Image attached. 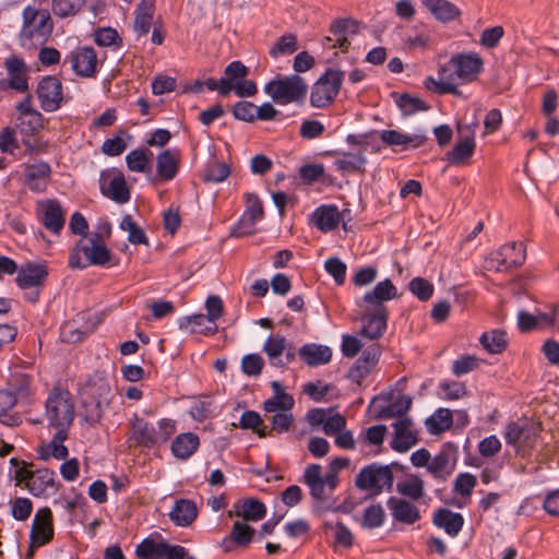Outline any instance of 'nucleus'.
<instances>
[{
	"label": "nucleus",
	"mask_w": 559,
	"mask_h": 559,
	"mask_svg": "<svg viewBox=\"0 0 559 559\" xmlns=\"http://www.w3.org/2000/svg\"><path fill=\"white\" fill-rule=\"evenodd\" d=\"M381 141L388 146L402 145L404 147H419L427 141V136L423 134L408 135L397 130H383L381 132Z\"/></svg>",
	"instance_id": "nucleus-33"
},
{
	"label": "nucleus",
	"mask_w": 559,
	"mask_h": 559,
	"mask_svg": "<svg viewBox=\"0 0 559 559\" xmlns=\"http://www.w3.org/2000/svg\"><path fill=\"white\" fill-rule=\"evenodd\" d=\"M199 445L200 440L195 433H180L171 443V452L177 459L187 460L197 452Z\"/></svg>",
	"instance_id": "nucleus-36"
},
{
	"label": "nucleus",
	"mask_w": 559,
	"mask_h": 559,
	"mask_svg": "<svg viewBox=\"0 0 559 559\" xmlns=\"http://www.w3.org/2000/svg\"><path fill=\"white\" fill-rule=\"evenodd\" d=\"M99 182L100 191L105 197L120 204L130 200V190L120 170L112 169L110 171H103Z\"/></svg>",
	"instance_id": "nucleus-12"
},
{
	"label": "nucleus",
	"mask_w": 559,
	"mask_h": 559,
	"mask_svg": "<svg viewBox=\"0 0 559 559\" xmlns=\"http://www.w3.org/2000/svg\"><path fill=\"white\" fill-rule=\"evenodd\" d=\"M45 407L50 427L70 429L74 420V402L68 390L55 386L47 396Z\"/></svg>",
	"instance_id": "nucleus-2"
},
{
	"label": "nucleus",
	"mask_w": 559,
	"mask_h": 559,
	"mask_svg": "<svg viewBox=\"0 0 559 559\" xmlns=\"http://www.w3.org/2000/svg\"><path fill=\"white\" fill-rule=\"evenodd\" d=\"M82 394L100 402L103 401L104 404H110L111 401V389L108 381L104 378L88 381L83 388Z\"/></svg>",
	"instance_id": "nucleus-42"
},
{
	"label": "nucleus",
	"mask_w": 559,
	"mask_h": 559,
	"mask_svg": "<svg viewBox=\"0 0 559 559\" xmlns=\"http://www.w3.org/2000/svg\"><path fill=\"white\" fill-rule=\"evenodd\" d=\"M412 420L409 418H400L393 424L394 438L391 442L393 450L403 453L408 451L416 442V435L411 430Z\"/></svg>",
	"instance_id": "nucleus-25"
},
{
	"label": "nucleus",
	"mask_w": 559,
	"mask_h": 559,
	"mask_svg": "<svg viewBox=\"0 0 559 559\" xmlns=\"http://www.w3.org/2000/svg\"><path fill=\"white\" fill-rule=\"evenodd\" d=\"M23 25L19 34L22 46L32 45L34 40L44 44L51 36L53 22L48 10L26 7L22 13Z\"/></svg>",
	"instance_id": "nucleus-1"
},
{
	"label": "nucleus",
	"mask_w": 559,
	"mask_h": 559,
	"mask_svg": "<svg viewBox=\"0 0 559 559\" xmlns=\"http://www.w3.org/2000/svg\"><path fill=\"white\" fill-rule=\"evenodd\" d=\"M179 329L190 334L214 335L218 328L217 324L202 313L183 317L179 320Z\"/></svg>",
	"instance_id": "nucleus-28"
},
{
	"label": "nucleus",
	"mask_w": 559,
	"mask_h": 559,
	"mask_svg": "<svg viewBox=\"0 0 559 559\" xmlns=\"http://www.w3.org/2000/svg\"><path fill=\"white\" fill-rule=\"evenodd\" d=\"M540 430V424L532 420L512 421L506 428L504 438L508 444L524 455L536 447Z\"/></svg>",
	"instance_id": "nucleus-7"
},
{
	"label": "nucleus",
	"mask_w": 559,
	"mask_h": 559,
	"mask_svg": "<svg viewBox=\"0 0 559 559\" xmlns=\"http://www.w3.org/2000/svg\"><path fill=\"white\" fill-rule=\"evenodd\" d=\"M264 360L259 354H248L242 357L241 370L249 377H257L262 372Z\"/></svg>",
	"instance_id": "nucleus-60"
},
{
	"label": "nucleus",
	"mask_w": 559,
	"mask_h": 559,
	"mask_svg": "<svg viewBox=\"0 0 559 559\" xmlns=\"http://www.w3.org/2000/svg\"><path fill=\"white\" fill-rule=\"evenodd\" d=\"M300 359L310 367L325 365L332 359V349L329 346L308 343L298 349Z\"/></svg>",
	"instance_id": "nucleus-26"
},
{
	"label": "nucleus",
	"mask_w": 559,
	"mask_h": 559,
	"mask_svg": "<svg viewBox=\"0 0 559 559\" xmlns=\"http://www.w3.org/2000/svg\"><path fill=\"white\" fill-rule=\"evenodd\" d=\"M525 247L522 242L503 245L498 251L490 254V261L497 262L498 271L521 266L525 261Z\"/></svg>",
	"instance_id": "nucleus-16"
},
{
	"label": "nucleus",
	"mask_w": 559,
	"mask_h": 559,
	"mask_svg": "<svg viewBox=\"0 0 559 559\" xmlns=\"http://www.w3.org/2000/svg\"><path fill=\"white\" fill-rule=\"evenodd\" d=\"M397 297V288L390 278L378 282L376 286L367 292L364 297L357 301L359 307L366 305V308L381 311L388 309L385 302Z\"/></svg>",
	"instance_id": "nucleus-13"
},
{
	"label": "nucleus",
	"mask_w": 559,
	"mask_h": 559,
	"mask_svg": "<svg viewBox=\"0 0 559 559\" xmlns=\"http://www.w3.org/2000/svg\"><path fill=\"white\" fill-rule=\"evenodd\" d=\"M264 92L275 104H300L305 100L308 86L298 74L271 80L264 85Z\"/></svg>",
	"instance_id": "nucleus-3"
},
{
	"label": "nucleus",
	"mask_w": 559,
	"mask_h": 559,
	"mask_svg": "<svg viewBox=\"0 0 559 559\" xmlns=\"http://www.w3.org/2000/svg\"><path fill=\"white\" fill-rule=\"evenodd\" d=\"M397 491L413 500H418L424 496V481L417 475H411L409 480L397 484Z\"/></svg>",
	"instance_id": "nucleus-55"
},
{
	"label": "nucleus",
	"mask_w": 559,
	"mask_h": 559,
	"mask_svg": "<svg viewBox=\"0 0 559 559\" xmlns=\"http://www.w3.org/2000/svg\"><path fill=\"white\" fill-rule=\"evenodd\" d=\"M85 0H51V9L55 15L59 17H69L78 14Z\"/></svg>",
	"instance_id": "nucleus-51"
},
{
	"label": "nucleus",
	"mask_w": 559,
	"mask_h": 559,
	"mask_svg": "<svg viewBox=\"0 0 559 559\" xmlns=\"http://www.w3.org/2000/svg\"><path fill=\"white\" fill-rule=\"evenodd\" d=\"M51 173V166L47 162L28 164L24 169V185L35 193H43L50 183Z\"/></svg>",
	"instance_id": "nucleus-18"
},
{
	"label": "nucleus",
	"mask_w": 559,
	"mask_h": 559,
	"mask_svg": "<svg viewBox=\"0 0 559 559\" xmlns=\"http://www.w3.org/2000/svg\"><path fill=\"white\" fill-rule=\"evenodd\" d=\"M483 347L490 354H499L507 347L506 333L501 330H493L484 333L479 338Z\"/></svg>",
	"instance_id": "nucleus-48"
},
{
	"label": "nucleus",
	"mask_w": 559,
	"mask_h": 559,
	"mask_svg": "<svg viewBox=\"0 0 559 559\" xmlns=\"http://www.w3.org/2000/svg\"><path fill=\"white\" fill-rule=\"evenodd\" d=\"M379 356L380 349L377 344H372L371 346L367 347L350 368L348 378L353 382L360 384L378 361Z\"/></svg>",
	"instance_id": "nucleus-23"
},
{
	"label": "nucleus",
	"mask_w": 559,
	"mask_h": 559,
	"mask_svg": "<svg viewBox=\"0 0 559 559\" xmlns=\"http://www.w3.org/2000/svg\"><path fill=\"white\" fill-rule=\"evenodd\" d=\"M44 116L38 111L28 114L27 116H17L16 127L22 133L34 134L43 128Z\"/></svg>",
	"instance_id": "nucleus-52"
},
{
	"label": "nucleus",
	"mask_w": 559,
	"mask_h": 559,
	"mask_svg": "<svg viewBox=\"0 0 559 559\" xmlns=\"http://www.w3.org/2000/svg\"><path fill=\"white\" fill-rule=\"evenodd\" d=\"M325 271L334 278L337 285L345 282L347 266L337 257L329 258L324 263Z\"/></svg>",
	"instance_id": "nucleus-61"
},
{
	"label": "nucleus",
	"mask_w": 559,
	"mask_h": 559,
	"mask_svg": "<svg viewBox=\"0 0 559 559\" xmlns=\"http://www.w3.org/2000/svg\"><path fill=\"white\" fill-rule=\"evenodd\" d=\"M459 141L453 148L445 154V159L453 165H461L467 160L475 151L474 131L469 126H457Z\"/></svg>",
	"instance_id": "nucleus-17"
},
{
	"label": "nucleus",
	"mask_w": 559,
	"mask_h": 559,
	"mask_svg": "<svg viewBox=\"0 0 559 559\" xmlns=\"http://www.w3.org/2000/svg\"><path fill=\"white\" fill-rule=\"evenodd\" d=\"M53 518L48 507L37 510L29 533V540L33 546H44L53 539Z\"/></svg>",
	"instance_id": "nucleus-14"
},
{
	"label": "nucleus",
	"mask_w": 559,
	"mask_h": 559,
	"mask_svg": "<svg viewBox=\"0 0 559 559\" xmlns=\"http://www.w3.org/2000/svg\"><path fill=\"white\" fill-rule=\"evenodd\" d=\"M301 481L308 486L310 496L316 502L324 500V490L333 492L338 485V473L329 468L323 476L322 467L319 464H309L302 475Z\"/></svg>",
	"instance_id": "nucleus-9"
},
{
	"label": "nucleus",
	"mask_w": 559,
	"mask_h": 559,
	"mask_svg": "<svg viewBox=\"0 0 559 559\" xmlns=\"http://www.w3.org/2000/svg\"><path fill=\"white\" fill-rule=\"evenodd\" d=\"M228 518L237 516L245 521L257 522L266 515L265 504L257 498L237 500L233 510L227 512Z\"/></svg>",
	"instance_id": "nucleus-21"
},
{
	"label": "nucleus",
	"mask_w": 559,
	"mask_h": 559,
	"mask_svg": "<svg viewBox=\"0 0 559 559\" xmlns=\"http://www.w3.org/2000/svg\"><path fill=\"white\" fill-rule=\"evenodd\" d=\"M231 173L230 166L221 160H211L206 164L202 179L204 182L219 183L226 180Z\"/></svg>",
	"instance_id": "nucleus-45"
},
{
	"label": "nucleus",
	"mask_w": 559,
	"mask_h": 559,
	"mask_svg": "<svg viewBox=\"0 0 559 559\" xmlns=\"http://www.w3.org/2000/svg\"><path fill=\"white\" fill-rule=\"evenodd\" d=\"M429 432L438 435L452 425V412L448 408H439L426 420Z\"/></svg>",
	"instance_id": "nucleus-49"
},
{
	"label": "nucleus",
	"mask_w": 559,
	"mask_h": 559,
	"mask_svg": "<svg viewBox=\"0 0 559 559\" xmlns=\"http://www.w3.org/2000/svg\"><path fill=\"white\" fill-rule=\"evenodd\" d=\"M483 70L484 60L477 52H461L453 55L438 69V78H448V74L453 73L462 83H469L475 81Z\"/></svg>",
	"instance_id": "nucleus-4"
},
{
	"label": "nucleus",
	"mask_w": 559,
	"mask_h": 559,
	"mask_svg": "<svg viewBox=\"0 0 559 559\" xmlns=\"http://www.w3.org/2000/svg\"><path fill=\"white\" fill-rule=\"evenodd\" d=\"M504 35V29L502 26L497 25L490 28H486L481 32L480 35V45L485 48L492 49L498 46L499 41Z\"/></svg>",
	"instance_id": "nucleus-64"
},
{
	"label": "nucleus",
	"mask_w": 559,
	"mask_h": 559,
	"mask_svg": "<svg viewBox=\"0 0 559 559\" xmlns=\"http://www.w3.org/2000/svg\"><path fill=\"white\" fill-rule=\"evenodd\" d=\"M393 472L391 465L371 463L362 467L355 477V486L359 490L371 491V497L380 495L384 488L391 490L393 487Z\"/></svg>",
	"instance_id": "nucleus-6"
},
{
	"label": "nucleus",
	"mask_w": 559,
	"mask_h": 559,
	"mask_svg": "<svg viewBox=\"0 0 559 559\" xmlns=\"http://www.w3.org/2000/svg\"><path fill=\"white\" fill-rule=\"evenodd\" d=\"M539 320L554 323V314L540 313L538 317L533 316L526 311H520L518 316V325L521 332H528L535 329Z\"/></svg>",
	"instance_id": "nucleus-56"
},
{
	"label": "nucleus",
	"mask_w": 559,
	"mask_h": 559,
	"mask_svg": "<svg viewBox=\"0 0 559 559\" xmlns=\"http://www.w3.org/2000/svg\"><path fill=\"white\" fill-rule=\"evenodd\" d=\"M118 262L119 260L114 258L105 245H88L87 247L83 240L78 241L69 257V266L72 269H85L88 265L115 266Z\"/></svg>",
	"instance_id": "nucleus-5"
},
{
	"label": "nucleus",
	"mask_w": 559,
	"mask_h": 559,
	"mask_svg": "<svg viewBox=\"0 0 559 559\" xmlns=\"http://www.w3.org/2000/svg\"><path fill=\"white\" fill-rule=\"evenodd\" d=\"M37 214L44 227L53 234H59L64 226L63 211L56 199L38 201Z\"/></svg>",
	"instance_id": "nucleus-15"
},
{
	"label": "nucleus",
	"mask_w": 559,
	"mask_h": 559,
	"mask_svg": "<svg viewBox=\"0 0 559 559\" xmlns=\"http://www.w3.org/2000/svg\"><path fill=\"white\" fill-rule=\"evenodd\" d=\"M331 156H337L334 162V165L338 171L342 174L354 173V171H364V166L367 163V159L364 154L358 153H349V152H329Z\"/></svg>",
	"instance_id": "nucleus-34"
},
{
	"label": "nucleus",
	"mask_w": 559,
	"mask_h": 559,
	"mask_svg": "<svg viewBox=\"0 0 559 559\" xmlns=\"http://www.w3.org/2000/svg\"><path fill=\"white\" fill-rule=\"evenodd\" d=\"M388 309L381 311L366 308L360 316L362 322L360 335L369 340L380 338L386 330Z\"/></svg>",
	"instance_id": "nucleus-19"
},
{
	"label": "nucleus",
	"mask_w": 559,
	"mask_h": 559,
	"mask_svg": "<svg viewBox=\"0 0 559 559\" xmlns=\"http://www.w3.org/2000/svg\"><path fill=\"white\" fill-rule=\"evenodd\" d=\"M432 523L445 531L450 536H456L463 527L464 518L461 513L441 508L433 513Z\"/></svg>",
	"instance_id": "nucleus-31"
},
{
	"label": "nucleus",
	"mask_w": 559,
	"mask_h": 559,
	"mask_svg": "<svg viewBox=\"0 0 559 559\" xmlns=\"http://www.w3.org/2000/svg\"><path fill=\"white\" fill-rule=\"evenodd\" d=\"M298 49L296 35L289 33L281 36L273 47L270 49V55L277 58L283 55H292Z\"/></svg>",
	"instance_id": "nucleus-53"
},
{
	"label": "nucleus",
	"mask_w": 559,
	"mask_h": 559,
	"mask_svg": "<svg viewBox=\"0 0 559 559\" xmlns=\"http://www.w3.org/2000/svg\"><path fill=\"white\" fill-rule=\"evenodd\" d=\"M72 70L82 78H92L96 73L97 55L92 47H81L70 55Z\"/></svg>",
	"instance_id": "nucleus-20"
},
{
	"label": "nucleus",
	"mask_w": 559,
	"mask_h": 559,
	"mask_svg": "<svg viewBox=\"0 0 559 559\" xmlns=\"http://www.w3.org/2000/svg\"><path fill=\"white\" fill-rule=\"evenodd\" d=\"M179 154L176 151L165 150L157 155L156 173L162 181L173 180L179 169Z\"/></svg>",
	"instance_id": "nucleus-30"
},
{
	"label": "nucleus",
	"mask_w": 559,
	"mask_h": 559,
	"mask_svg": "<svg viewBox=\"0 0 559 559\" xmlns=\"http://www.w3.org/2000/svg\"><path fill=\"white\" fill-rule=\"evenodd\" d=\"M95 43L100 47L121 46L122 39L115 28L104 27L95 32Z\"/></svg>",
	"instance_id": "nucleus-63"
},
{
	"label": "nucleus",
	"mask_w": 559,
	"mask_h": 559,
	"mask_svg": "<svg viewBox=\"0 0 559 559\" xmlns=\"http://www.w3.org/2000/svg\"><path fill=\"white\" fill-rule=\"evenodd\" d=\"M454 79L455 78L453 73L448 74V78H439V80H436L432 76H428L424 82V86L428 91L436 93L438 95L451 94L456 97H461L462 92L453 82Z\"/></svg>",
	"instance_id": "nucleus-41"
},
{
	"label": "nucleus",
	"mask_w": 559,
	"mask_h": 559,
	"mask_svg": "<svg viewBox=\"0 0 559 559\" xmlns=\"http://www.w3.org/2000/svg\"><path fill=\"white\" fill-rule=\"evenodd\" d=\"M82 406L84 409V419L91 425H95L99 423L109 404H104L103 401L100 402L82 394Z\"/></svg>",
	"instance_id": "nucleus-47"
},
{
	"label": "nucleus",
	"mask_w": 559,
	"mask_h": 559,
	"mask_svg": "<svg viewBox=\"0 0 559 559\" xmlns=\"http://www.w3.org/2000/svg\"><path fill=\"white\" fill-rule=\"evenodd\" d=\"M63 87L61 81L53 75L44 76L37 85L36 94L40 107L46 112L58 110L63 100Z\"/></svg>",
	"instance_id": "nucleus-11"
},
{
	"label": "nucleus",
	"mask_w": 559,
	"mask_h": 559,
	"mask_svg": "<svg viewBox=\"0 0 559 559\" xmlns=\"http://www.w3.org/2000/svg\"><path fill=\"white\" fill-rule=\"evenodd\" d=\"M51 488L53 491L57 490L55 483V472L49 468H40L33 472L31 479L26 483V489L35 496L47 495V490Z\"/></svg>",
	"instance_id": "nucleus-29"
},
{
	"label": "nucleus",
	"mask_w": 559,
	"mask_h": 559,
	"mask_svg": "<svg viewBox=\"0 0 559 559\" xmlns=\"http://www.w3.org/2000/svg\"><path fill=\"white\" fill-rule=\"evenodd\" d=\"M384 520V509L380 503H374L365 509L361 519V526L369 530L377 528L383 524Z\"/></svg>",
	"instance_id": "nucleus-50"
},
{
	"label": "nucleus",
	"mask_w": 559,
	"mask_h": 559,
	"mask_svg": "<svg viewBox=\"0 0 559 559\" xmlns=\"http://www.w3.org/2000/svg\"><path fill=\"white\" fill-rule=\"evenodd\" d=\"M412 406V399L407 395L400 396L395 402L381 407L376 414L377 419L399 417L405 418L404 416Z\"/></svg>",
	"instance_id": "nucleus-43"
},
{
	"label": "nucleus",
	"mask_w": 559,
	"mask_h": 559,
	"mask_svg": "<svg viewBox=\"0 0 559 559\" xmlns=\"http://www.w3.org/2000/svg\"><path fill=\"white\" fill-rule=\"evenodd\" d=\"M294 405L295 401L290 394H280L264 401L263 409L267 413L288 412Z\"/></svg>",
	"instance_id": "nucleus-57"
},
{
	"label": "nucleus",
	"mask_w": 559,
	"mask_h": 559,
	"mask_svg": "<svg viewBox=\"0 0 559 559\" xmlns=\"http://www.w3.org/2000/svg\"><path fill=\"white\" fill-rule=\"evenodd\" d=\"M255 531L250 525L243 522H235L231 528L230 534L223 542V546L226 552L231 550L229 546L230 543H234L238 547L247 546L253 538Z\"/></svg>",
	"instance_id": "nucleus-37"
},
{
	"label": "nucleus",
	"mask_w": 559,
	"mask_h": 559,
	"mask_svg": "<svg viewBox=\"0 0 559 559\" xmlns=\"http://www.w3.org/2000/svg\"><path fill=\"white\" fill-rule=\"evenodd\" d=\"M231 112L237 120L253 122L255 120L257 106L251 102L240 100L233 106Z\"/></svg>",
	"instance_id": "nucleus-59"
},
{
	"label": "nucleus",
	"mask_w": 559,
	"mask_h": 559,
	"mask_svg": "<svg viewBox=\"0 0 559 559\" xmlns=\"http://www.w3.org/2000/svg\"><path fill=\"white\" fill-rule=\"evenodd\" d=\"M391 96L395 99L396 105L404 115H413L417 111H425L429 108L423 99L407 93L399 94L393 92Z\"/></svg>",
	"instance_id": "nucleus-46"
},
{
	"label": "nucleus",
	"mask_w": 559,
	"mask_h": 559,
	"mask_svg": "<svg viewBox=\"0 0 559 559\" xmlns=\"http://www.w3.org/2000/svg\"><path fill=\"white\" fill-rule=\"evenodd\" d=\"M457 457V447L447 442L437 454L431 456L427 472L435 480L445 483L456 468Z\"/></svg>",
	"instance_id": "nucleus-10"
},
{
	"label": "nucleus",
	"mask_w": 559,
	"mask_h": 559,
	"mask_svg": "<svg viewBox=\"0 0 559 559\" xmlns=\"http://www.w3.org/2000/svg\"><path fill=\"white\" fill-rule=\"evenodd\" d=\"M409 290L420 301H427L433 294V285L424 277H415L409 282Z\"/></svg>",
	"instance_id": "nucleus-58"
},
{
	"label": "nucleus",
	"mask_w": 559,
	"mask_h": 559,
	"mask_svg": "<svg viewBox=\"0 0 559 559\" xmlns=\"http://www.w3.org/2000/svg\"><path fill=\"white\" fill-rule=\"evenodd\" d=\"M386 506L396 522L411 525L420 519L418 508L405 499L390 497L386 501Z\"/></svg>",
	"instance_id": "nucleus-24"
},
{
	"label": "nucleus",
	"mask_w": 559,
	"mask_h": 559,
	"mask_svg": "<svg viewBox=\"0 0 559 559\" xmlns=\"http://www.w3.org/2000/svg\"><path fill=\"white\" fill-rule=\"evenodd\" d=\"M48 275L45 265L28 263L22 267L16 276V284L22 289L40 286Z\"/></svg>",
	"instance_id": "nucleus-32"
},
{
	"label": "nucleus",
	"mask_w": 559,
	"mask_h": 559,
	"mask_svg": "<svg viewBox=\"0 0 559 559\" xmlns=\"http://www.w3.org/2000/svg\"><path fill=\"white\" fill-rule=\"evenodd\" d=\"M423 4L443 23L451 22L461 15V10L448 0H424Z\"/></svg>",
	"instance_id": "nucleus-35"
},
{
	"label": "nucleus",
	"mask_w": 559,
	"mask_h": 559,
	"mask_svg": "<svg viewBox=\"0 0 559 559\" xmlns=\"http://www.w3.org/2000/svg\"><path fill=\"white\" fill-rule=\"evenodd\" d=\"M286 350V337L276 334L267 337L263 345V352L267 355L270 364L274 367H284L281 356Z\"/></svg>",
	"instance_id": "nucleus-40"
},
{
	"label": "nucleus",
	"mask_w": 559,
	"mask_h": 559,
	"mask_svg": "<svg viewBox=\"0 0 559 559\" xmlns=\"http://www.w3.org/2000/svg\"><path fill=\"white\" fill-rule=\"evenodd\" d=\"M476 477L469 473H461L456 476L454 484H453V490L463 496V497H469L476 486Z\"/></svg>",
	"instance_id": "nucleus-62"
},
{
	"label": "nucleus",
	"mask_w": 559,
	"mask_h": 559,
	"mask_svg": "<svg viewBox=\"0 0 559 559\" xmlns=\"http://www.w3.org/2000/svg\"><path fill=\"white\" fill-rule=\"evenodd\" d=\"M314 224L321 231H331L340 224V212L335 205H322L313 213Z\"/></svg>",
	"instance_id": "nucleus-38"
},
{
	"label": "nucleus",
	"mask_w": 559,
	"mask_h": 559,
	"mask_svg": "<svg viewBox=\"0 0 559 559\" xmlns=\"http://www.w3.org/2000/svg\"><path fill=\"white\" fill-rule=\"evenodd\" d=\"M131 435L129 440L135 445L152 448L158 443L157 430L143 418L134 415L130 421Z\"/></svg>",
	"instance_id": "nucleus-22"
},
{
	"label": "nucleus",
	"mask_w": 559,
	"mask_h": 559,
	"mask_svg": "<svg viewBox=\"0 0 559 559\" xmlns=\"http://www.w3.org/2000/svg\"><path fill=\"white\" fill-rule=\"evenodd\" d=\"M68 436L69 430L57 429L51 441L41 451L40 457L46 460L49 456H52L57 460H64L69 454L68 448L63 444L68 439Z\"/></svg>",
	"instance_id": "nucleus-39"
},
{
	"label": "nucleus",
	"mask_w": 559,
	"mask_h": 559,
	"mask_svg": "<svg viewBox=\"0 0 559 559\" xmlns=\"http://www.w3.org/2000/svg\"><path fill=\"white\" fill-rule=\"evenodd\" d=\"M150 156L152 153L146 150H133L126 156V163L131 171L143 173L146 170V166L150 163Z\"/></svg>",
	"instance_id": "nucleus-54"
},
{
	"label": "nucleus",
	"mask_w": 559,
	"mask_h": 559,
	"mask_svg": "<svg viewBox=\"0 0 559 559\" xmlns=\"http://www.w3.org/2000/svg\"><path fill=\"white\" fill-rule=\"evenodd\" d=\"M198 516V508L190 499H179L169 512L170 521L181 527L191 525Z\"/></svg>",
	"instance_id": "nucleus-27"
},
{
	"label": "nucleus",
	"mask_w": 559,
	"mask_h": 559,
	"mask_svg": "<svg viewBox=\"0 0 559 559\" xmlns=\"http://www.w3.org/2000/svg\"><path fill=\"white\" fill-rule=\"evenodd\" d=\"M343 80V71L329 68L312 86L311 106L323 108L332 104L341 90Z\"/></svg>",
	"instance_id": "nucleus-8"
},
{
	"label": "nucleus",
	"mask_w": 559,
	"mask_h": 559,
	"mask_svg": "<svg viewBox=\"0 0 559 559\" xmlns=\"http://www.w3.org/2000/svg\"><path fill=\"white\" fill-rule=\"evenodd\" d=\"M166 545L164 539L145 538L136 546L135 554L140 559H163Z\"/></svg>",
	"instance_id": "nucleus-44"
}]
</instances>
